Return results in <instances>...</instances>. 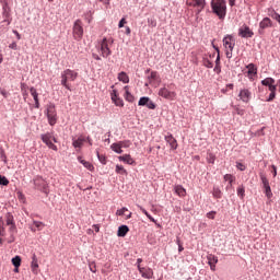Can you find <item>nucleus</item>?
Instances as JSON below:
<instances>
[{"instance_id": "obj_1", "label": "nucleus", "mask_w": 280, "mask_h": 280, "mask_svg": "<svg viewBox=\"0 0 280 280\" xmlns=\"http://www.w3.org/2000/svg\"><path fill=\"white\" fill-rule=\"evenodd\" d=\"M211 9L219 19H224L226 16V0H212Z\"/></svg>"}, {"instance_id": "obj_2", "label": "nucleus", "mask_w": 280, "mask_h": 280, "mask_svg": "<svg viewBox=\"0 0 280 280\" xmlns=\"http://www.w3.org/2000/svg\"><path fill=\"white\" fill-rule=\"evenodd\" d=\"M78 78V72L67 69L61 73V84L65 86L68 91H71V86L69 85L70 82H75V79Z\"/></svg>"}, {"instance_id": "obj_3", "label": "nucleus", "mask_w": 280, "mask_h": 280, "mask_svg": "<svg viewBox=\"0 0 280 280\" xmlns=\"http://www.w3.org/2000/svg\"><path fill=\"white\" fill-rule=\"evenodd\" d=\"M46 115L48 124L50 126H56V122L58 121V113L56 112V105H54V103H49L46 106Z\"/></svg>"}, {"instance_id": "obj_4", "label": "nucleus", "mask_w": 280, "mask_h": 280, "mask_svg": "<svg viewBox=\"0 0 280 280\" xmlns=\"http://www.w3.org/2000/svg\"><path fill=\"white\" fill-rule=\"evenodd\" d=\"M40 139L43 143H45L50 150L58 152V147L54 144V143H58V140L56 139V137H54V133L51 132L44 133L40 136Z\"/></svg>"}, {"instance_id": "obj_5", "label": "nucleus", "mask_w": 280, "mask_h": 280, "mask_svg": "<svg viewBox=\"0 0 280 280\" xmlns=\"http://www.w3.org/2000/svg\"><path fill=\"white\" fill-rule=\"evenodd\" d=\"M158 95L160 97H163V100H167L168 102H174V100H176L177 94L175 91H170V89H167V85L164 84L158 92Z\"/></svg>"}, {"instance_id": "obj_6", "label": "nucleus", "mask_w": 280, "mask_h": 280, "mask_svg": "<svg viewBox=\"0 0 280 280\" xmlns=\"http://www.w3.org/2000/svg\"><path fill=\"white\" fill-rule=\"evenodd\" d=\"M114 39L113 38H106L104 37L103 40L101 42V54L103 58H108L113 54L110 50V45H113Z\"/></svg>"}, {"instance_id": "obj_7", "label": "nucleus", "mask_w": 280, "mask_h": 280, "mask_svg": "<svg viewBox=\"0 0 280 280\" xmlns=\"http://www.w3.org/2000/svg\"><path fill=\"white\" fill-rule=\"evenodd\" d=\"M72 34L74 40H82V37L84 36V26L82 24L81 20H77L72 27Z\"/></svg>"}, {"instance_id": "obj_8", "label": "nucleus", "mask_w": 280, "mask_h": 280, "mask_svg": "<svg viewBox=\"0 0 280 280\" xmlns=\"http://www.w3.org/2000/svg\"><path fill=\"white\" fill-rule=\"evenodd\" d=\"M34 185L44 194H49V184L45 179H43V177H36L34 179Z\"/></svg>"}, {"instance_id": "obj_9", "label": "nucleus", "mask_w": 280, "mask_h": 280, "mask_svg": "<svg viewBox=\"0 0 280 280\" xmlns=\"http://www.w3.org/2000/svg\"><path fill=\"white\" fill-rule=\"evenodd\" d=\"M260 180L265 189V196H267L268 200H270V198H272V188H270V182L268 180V177H266V175L264 174H260Z\"/></svg>"}, {"instance_id": "obj_10", "label": "nucleus", "mask_w": 280, "mask_h": 280, "mask_svg": "<svg viewBox=\"0 0 280 280\" xmlns=\"http://www.w3.org/2000/svg\"><path fill=\"white\" fill-rule=\"evenodd\" d=\"M186 3L190 8H197L198 12H202V10H205V5H207V1L205 0H188Z\"/></svg>"}, {"instance_id": "obj_11", "label": "nucleus", "mask_w": 280, "mask_h": 280, "mask_svg": "<svg viewBox=\"0 0 280 280\" xmlns=\"http://www.w3.org/2000/svg\"><path fill=\"white\" fill-rule=\"evenodd\" d=\"M223 46L225 47V49H230L231 51H233V49H235V37H233L232 35H226L223 38Z\"/></svg>"}, {"instance_id": "obj_12", "label": "nucleus", "mask_w": 280, "mask_h": 280, "mask_svg": "<svg viewBox=\"0 0 280 280\" xmlns=\"http://www.w3.org/2000/svg\"><path fill=\"white\" fill-rule=\"evenodd\" d=\"M238 36L242 38H253L255 36V33L250 30V27L244 25L238 30Z\"/></svg>"}, {"instance_id": "obj_13", "label": "nucleus", "mask_w": 280, "mask_h": 280, "mask_svg": "<svg viewBox=\"0 0 280 280\" xmlns=\"http://www.w3.org/2000/svg\"><path fill=\"white\" fill-rule=\"evenodd\" d=\"M166 143H168L171 150H177L178 149V141L172 133H168L167 136L164 137Z\"/></svg>"}, {"instance_id": "obj_14", "label": "nucleus", "mask_w": 280, "mask_h": 280, "mask_svg": "<svg viewBox=\"0 0 280 280\" xmlns=\"http://www.w3.org/2000/svg\"><path fill=\"white\" fill-rule=\"evenodd\" d=\"M110 97H112V102L115 104V106H119L120 108L124 107V100H121V97H119L117 90L112 91Z\"/></svg>"}, {"instance_id": "obj_15", "label": "nucleus", "mask_w": 280, "mask_h": 280, "mask_svg": "<svg viewBox=\"0 0 280 280\" xmlns=\"http://www.w3.org/2000/svg\"><path fill=\"white\" fill-rule=\"evenodd\" d=\"M138 270L143 279H152L154 271L150 268L141 267L138 265Z\"/></svg>"}, {"instance_id": "obj_16", "label": "nucleus", "mask_w": 280, "mask_h": 280, "mask_svg": "<svg viewBox=\"0 0 280 280\" xmlns=\"http://www.w3.org/2000/svg\"><path fill=\"white\" fill-rule=\"evenodd\" d=\"M238 96L242 102H245V104H248V102H250V91L247 89L241 90Z\"/></svg>"}, {"instance_id": "obj_17", "label": "nucleus", "mask_w": 280, "mask_h": 280, "mask_svg": "<svg viewBox=\"0 0 280 280\" xmlns=\"http://www.w3.org/2000/svg\"><path fill=\"white\" fill-rule=\"evenodd\" d=\"M9 226V233H10V237H9V241L8 243L9 244H12L15 242L16 237H14V234L18 233V230H16V223H13L11 225H8Z\"/></svg>"}, {"instance_id": "obj_18", "label": "nucleus", "mask_w": 280, "mask_h": 280, "mask_svg": "<svg viewBox=\"0 0 280 280\" xmlns=\"http://www.w3.org/2000/svg\"><path fill=\"white\" fill-rule=\"evenodd\" d=\"M207 259H208V264L210 266V269L212 270V272H215V264H218V258L215 255L213 254H209L207 256Z\"/></svg>"}, {"instance_id": "obj_19", "label": "nucleus", "mask_w": 280, "mask_h": 280, "mask_svg": "<svg viewBox=\"0 0 280 280\" xmlns=\"http://www.w3.org/2000/svg\"><path fill=\"white\" fill-rule=\"evenodd\" d=\"M246 69H247V77L249 78V80H253V78L257 75V67L254 66V63H249L246 66Z\"/></svg>"}, {"instance_id": "obj_20", "label": "nucleus", "mask_w": 280, "mask_h": 280, "mask_svg": "<svg viewBox=\"0 0 280 280\" xmlns=\"http://www.w3.org/2000/svg\"><path fill=\"white\" fill-rule=\"evenodd\" d=\"M267 27H272V21L270 18L262 19V21L259 23V32L267 30Z\"/></svg>"}, {"instance_id": "obj_21", "label": "nucleus", "mask_w": 280, "mask_h": 280, "mask_svg": "<svg viewBox=\"0 0 280 280\" xmlns=\"http://www.w3.org/2000/svg\"><path fill=\"white\" fill-rule=\"evenodd\" d=\"M149 82L150 84H154V82H156L158 84H161V77L159 75V72L151 71L149 75Z\"/></svg>"}, {"instance_id": "obj_22", "label": "nucleus", "mask_w": 280, "mask_h": 280, "mask_svg": "<svg viewBox=\"0 0 280 280\" xmlns=\"http://www.w3.org/2000/svg\"><path fill=\"white\" fill-rule=\"evenodd\" d=\"M84 143H86V138L80 136L78 139H73L72 140V145L73 148L80 149L82 148V145H84Z\"/></svg>"}, {"instance_id": "obj_23", "label": "nucleus", "mask_w": 280, "mask_h": 280, "mask_svg": "<svg viewBox=\"0 0 280 280\" xmlns=\"http://www.w3.org/2000/svg\"><path fill=\"white\" fill-rule=\"evenodd\" d=\"M174 191L177 196H179V198H185L187 196V190L180 185H176L174 187Z\"/></svg>"}, {"instance_id": "obj_24", "label": "nucleus", "mask_w": 280, "mask_h": 280, "mask_svg": "<svg viewBox=\"0 0 280 280\" xmlns=\"http://www.w3.org/2000/svg\"><path fill=\"white\" fill-rule=\"evenodd\" d=\"M30 93L35 102V108H40V102L38 101V92L36 91V88H31Z\"/></svg>"}, {"instance_id": "obj_25", "label": "nucleus", "mask_w": 280, "mask_h": 280, "mask_svg": "<svg viewBox=\"0 0 280 280\" xmlns=\"http://www.w3.org/2000/svg\"><path fill=\"white\" fill-rule=\"evenodd\" d=\"M31 268L34 275H38V258L36 257V254L32 257Z\"/></svg>"}, {"instance_id": "obj_26", "label": "nucleus", "mask_w": 280, "mask_h": 280, "mask_svg": "<svg viewBox=\"0 0 280 280\" xmlns=\"http://www.w3.org/2000/svg\"><path fill=\"white\" fill-rule=\"evenodd\" d=\"M118 161H121L122 163H127V165H133L135 163V160L132 159V156H130V154L118 156Z\"/></svg>"}, {"instance_id": "obj_27", "label": "nucleus", "mask_w": 280, "mask_h": 280, "mask_svg": "<svg viewBox=\"0 0 280 280\" xmlns=\"http://www.w3.org/2000/svg\"><path fill=\"white\" fill-rule=\"evenodd\" d=\"M78 161H79V163H81V165H83L90 172H93V170H95L93 164H91V162H88L86 160L82 159V156H79Z\"/></svg>"}, {"instance_id": "obj_28", "label": "nucleus", "mask_w": 280, "mask_h": 280, "mask_svg": "<svg viewBox=\"0 0 280 280\" xmlns=\"http://www.w3.org/2000/svg\"><path fill=\"white\" fill-rule=\"evenodd\" d=\"M128 231H130V229L127 225H121L118 228V237H126V235H128Z\"/></svg>"}, {"instance_id": "obj_29", "label": "nucleus", "mask_w": 280, "mask_h": 280, "mask_svg": "<svg viewBox=\"0 0 280 280\" xmlns=\"http://www.w3.org/2000/svg\"><path fill=\"white\" fill-rule=\"evenodd\" d=\"M124 89H125L124 97H125L126 102H130V103L135 102V96L130 93L128 85L125 86Z\"/></svg>"}, {"instance_id": "obj_30", "label": "nucleus", "mask_w": 280, "mask_h": 280, "mask_svg": "<svg viewBox=\"0 0 280 280\" xmlns=\"http://www.w3.org/2000/svg\"><path fill=\"white\" fill-rule=\"evenodd\" d=\"M118 80H119V82H124V84H128V82H130V78L128 77V74L126 72H120L118 74Z\"/></svg>"}, {"instance_id": "obj_31", "label": "nucleus", "mask_w": 280, "mask_h": 280, "mask_svg": "<svg viewBox=\"0 0 280 280\" xmlns=\"http://www.w3.org/2000/svg\"><path fill=\"white\" fill-rule=\"evenodd\" d=\"M236 194H237L238 198L244 200V196H246V188L244 187V185H241L237 187Z\"/></svg>"}, {"instance_id": "obj_32", "label": "nucleus", "mask_w": 280, "mask_h": 280, "mask_svg": "<svg viewBox=\"0 0 280 280\" xmlns=\"http://www.w3.org/2000/svg\"><path fill=\"white\" fill-rule=\"evenodd\" d=\"M115 172L116 174H120V176H128V171L122 165L117 164Z\"/></svg>"}, {"instance_id": "obj_33", "label": "nucleus", "mask_w": 280, "mask_h": 280, "mask_svg": "<svg viewBox=\"0 0 280 280\" xmlns=\"http://www.w3.org/2000/svg\"><path fill=\"white\" fill-rule=\"evenodd\" d=\"M5 222H7V226H10L11 224H15L14 215H12V213L8 212L5 214Z\"/></svg>"}, {"instance_id": "obj_34", "label": "nucleus", "mask_w": 280, "mask_h": 280, "mask_svg": "<svg viewBox=\"0 0 280 280\" xmlns=\"http://www.w3.org/2000/svg\"><path fill=\"white\" fill-rule=\"evenodd\" d=\"M110 149L113 150V152H116V154H121L124 152V150H121V147L120 144L117 142V143H113L110 145Z\"/></svg>"}, {"instance_id": "obj_35", "label": "nucleus", "mask_w": 280, "mask_h": 280, "mask_svg": "<svg viewBox=\"0 0 280 280\" xmlns=\"http://www.w3.org/2000/svg\"><path fill=\"white\" fill-rule=\"evenodd\" d=\"M262 86H272L275 84V79L272 78H266L265 80L261 81Z\"/></svg>"}, {"instance_id": "obj_36", "label": "nucleus", "mask_w": 280, "mask_h": 280, "mask_svg": "<svg viewBox=\"0 0 280 280\" xmlns=\"http://www.w3.org/2000/svg\"><path fill=\"white\" fill-rule=\"evenodd\" d=\"M147 23L149 27H152V28L156 27V18L154 16L148 18Z\"/></svg>"}, {"instance_id": "obj_37", "label": "nucleus", "mask_w": 280, "mask_h": 280, "mask_svg": "<svg viewBox=\"0 0 280 280\" xmlns=\"http://www.w3.org/2000/svg\"><path fill=\"white\" fill-rule=\"evenodd\" d=\"M11 261L14 268H21V256L13 257Z\"/></svg>"}, {"instance_id": "obj_38", "label": "nucleus", "mask_w": 280, "mask_h": 280, "mask_svg": "<svg viewBox=\"0 0 280 280\" xmlns=\"http://www.w3.org/2000/svg\"><path fill=\"white\" fill-rule=\"evenodd\" d=\"M223 178L225 182L229 183L230 187L233 185V182L235 180V176L231 174H225Z\"/></svg>"}, {"instance_id": "obj_39", "label": "nucleus", "mask_w": 280, "mask_h": 280, "mask_svg": "<svg viewBox=\"0 0 280 280\" xmlns=\"http://www.w3.org/2000/svg\"><path fill=\"white\" fill-rule=\"evenodd\" d=\"M30 88L25 84V83H21V91H22V95L24 97V100H27V90Z\"/></svg>"}, {"instance_id": "obj_40", "label": "nucleus", "mask_w": 280, "mask_h": 280, "mask_svg": "<svg viewBox=\"0 0 280 280\" xmlns=\"http://www.w3.org/2000/svg\"><path fill=\"white\" fill-rule=\"evenodd\" d=\"M212 196L213 198H222V190H220L218 187H214L212 190Z\"/></svg>"}, {"instance_id": "obj_41", "label": "nucleus", "mask_w": 280, "mask_h": 280, "mask_svg": "<svg viewBox=\"0 0 280 280\" xmlns=\"http://www.w3.org/2000/svg\"><path fill=\"white\" fill-rule=\"evenodd\" d=\"M150 97L148 96H142L139 102H138V106H147L148 102H149Z\"/></svg>"}, {"instance_id": "obj_42", "label": "nucleus", "mask_w": 280, "mask_h": 280, "mask_svg": "<svg viewBox=\"0 0 280 280\" xmlns=\"http://www.w3.org/2000/svg\"><path fill=\"white\" fill-rule=\"evenodd\" d=\"M140 210L142 211V213H144V215H147V218L150 220V222H154V224H156V220H154L152 218V215H150V213L148 212V210H145L143 207H140Z\"/></svg>"}, {"instance_id": "obj_43", "label": "nucleus", "mask_w": 280, "mask_h": 280, "mask_svg": "<svg viewBox=\"0 0 280 280\" xmlns=\"http://www.w3.org/2000/svg\"><path fill=\"white\" fill-rule=\"evenodd\" d=\"M0 185L8 187V185H10V180H8V177L0 175Z\"/></svg>"}, {"instance_id": "obj_44", "label": "nucleus", "mask_w": 280, "mask_h": 280, "mask_svg": "<svg viewBox=\"0 0 280 280\" xmlns=\"http://www.w3.org/2000/svg\"><path fill=\"white\" fill-rule=\"evenodd\" d=\"M203 67H207V69H213V62L209 59H203Z\"/></svg>"}, {"instance_id": "obj_45", "label": "nucleus", "mask_w": 280, "mask_h": 280, "mask_svg": "<svg viewBox=\"0 0 280 280\" xmlns=\"http://www.w3.org/2000/svg\"><path fill=\"white\" fill-rule=\"evenodd\" d=\"M33 224L34 226H36V229H38V231H40L42 229H45V223L40 221H34Z\"/></svg>"}, {"instance_id": "obj_46", "label": "nucleus", "mask_w": 280, "mask_h": 280, "mask_svg": "<svg viewBox=\"0 0 280 280\" xmlns=\"http://www.w3.org/2000/svg\"><path fill=\"white\" fill-rule=\"evenodd\" d=\"M118 145H120V148H130V140L119 141Z\"/></svg>"}, {"instance_id": "obj_47", "label": "nucleus", "mask_w": 280, "mask_h": 280, "mask_svg": "<svg viewBox=\"0 0 280 280\" xmlns=\"http://www.w3.org/2000/svg\"><path fill=\"white\" fill-rule=\"evenodd\" d=\"M145 106H147V108H150V110H154V108H156V104H154V102H152V100H150V98Z\"/></svg>"}, {"instance_id": "obj_48", "label": "nucleus", "mask_w": 280, "mask_h": 280, "mask_svg": "<svg viewBox=\"0 0 280 280\" xmlns=\"http://www.w3.org/2000/svg\"><path fill=\"white\" fill-rule=\"evenodd\" d=\"M126 212H128V208H121L116 211V215H126Z\"/></svg>"}, {"instance_id": "obj_49", "label": "nucleus", "mask_w": 280, "mask_h": 280, "mask_svg": "<svg viewBox=\"0 0 280 280\" xmlns=\"http://www.w3.org/2000/svg\"><path fill=\"white\" fill-rule=\"evenodd\" d=\"M4 16H5V20L2 21V23H5L7 25H10V23H12V20L9 19L10 13L5 12Z\"/></svg>"}, {"instance_id": "obj_50", "label": "nucleus", "mask_w": 280, "mask_h": 280, "mask_svg": "<svg viewBox=\"0 0 280 280\" xmlns=\"http://www.w3.org/2000/svg\"><path fill=\"white\" fill-rule=\"evenodd\" d=\"M97 158H98V161H100L103 165H106V156H105V155H100V153H97Z\"/></svg>"}, {"instance_id": "obj_51", "label": "nucleus", "mask_w": 280, "mask_h": 280, "mask_svg": "<svg viewBox=\"0 0 280 280\" xmlns=\"http://www.w3.org/2000/svg\"><path fill=\"white\" fill-rule=\"evenodd\" d=\"M236 167L237 170H240V172H244L246 170V165H244L243 163H236Z\"/></svg>"}, {"instance_id": "obj_52", "label": "nucleus", "mask_w": 280, "mask_h": 280, "mask_svg": "<svg viewBox=\"0 0 280 280\" xmlns=\"http://www.w3.org/2000/svg\"><path fill=\"white\" fill-rule=\"evenodd\" d=\"M206 215L209 220H215V211H210Z\"/></svg>"}, {"instance_id": "obj_53", "label": "nucleus", "mask_w": 280, "mask_h": 280, "mask_svg": "<svg viewBox=\"0 0 280 280\" xmlns=\"http://www.w3.org/2000/svg\"><path fill=\"white\" fill-rule=\"evenodd\" d=\"M277 97V92H270L269 97L267 98V102H272Z\"/></svg>"}, {"instance_id": "obj_54", "label": "nucleus", "mask_w": 280, "mask_h": 280, "mask_svg": "<svg viewBox=\"0 0 280 280\" xmlns=\"http://www.w3.org/2000/svg\"><path fill=\"white\" fill-rule=\"evenodd\" d=\"M90 270H91V272H97V266L95 265V262H92V264H90Z\"/></svg>"}, {"instance_id": "obj_55", "label": "nucleus", "mask_w": 280, "mask_h": 280, "mask_svg": "<svg viewBox=\"0 0 280 280\" xmlns=\"http://www.w3.org/2000/svg\"><path fill=\"white\" fill-rule=\"evenodd\" d=\"M126 23H128V22L126 21V18H122V19L119 21V23H118V27H119V28L124 27V25H126Z\"/></svg>"}, {"instance_id": "obj_56", "label": "nucleus", "mask_w": 280, "mask_h": 280, "mask_svg": "<svg viewBox=\"0 0 280 280\" xmlns=\"http://www.w3.org/2000/svg\"><path fill=\"white\" fill-rule=\"evenodd\" d=\"M215 50L218 52V56H217V59H215V66H220V49L215 48Z\"/></svg>"}, {"instance_id": "obj_57", "label": "nucleus", "mask_w": 280, "mask_h": 280, "mask_svg": "<svg viewBox=\"0 0 280 280\" xmlns=\"http://www.w3.org/2000/svg\"><path fill=\"white\" fill-rule=\"evenodd\" d=\"M0 3L2 4L3 10H8V0H0Z\"/></svg>"}, {"instance_id": "obj_58", "label": "nucleus", "mask_w": 280, "mask_h": 280, "mask_svg": "<svg viewBox=\"0 0 280 280\" xmlns=\"http://www.w3.org/2000/svg\"><path fill=\"white\" fill-rule=\"evenodd\" d=\"M208 163H215V155L213 154H210L209 158H208Z\"/></svg>"}, {"instance_id": "obj_59", "label": "nucleus", "mask_w": 280, "mask_h": 280, "mask_svg": "<svg viewBox=\"0 0 280 280\" xmlns=\"http://www.w3.org/2000/svg\"><path fill=\"white\" fill-rule=\"evenodd\" d=\"M270 93H277V85H275V83L272 85H270L269 88Z\"/></svg>"}, {"instance_id": "obj_60", "label": "nucleus", "mask_w": 280, "mask_h": 280, "mask_svg": "<svg viewBox=\"0 0 280 280\" xmlns=\"http://www.w3.org/2000/svg\"><path fill=\"white\" fill-rule=\"evenodd\" d=\"M0 93L2 96H4V98L10 97V93H8V91H5V90H1Z\"/></svg>"}, {"instance_id": "obj_61", "label": "nucleus", "mask_w": 280, "mask_h": 280, "mask_svg": "<svg viewBox=\"0 0 280 280\" xmlns=\"http://www.w3.org/2000/svg\"><path fill=\"white\" fill-rule=\"evenodd\" d=\"M225 56H226V58H229V59H231V58H233V50H226L225 51Z\"/></svg>"}, {"instance_id": "obj_62", "label": "nucleus", "mask_w": 280, "mask_h": 280, "mask_svg": "<svg viewBox=\"0 0 280 280\" xmlns=\"http://www.w3.org/2000/svg\"><path fill=\"white\" fill-rule=\"evenodd\" d=\"M271 174H273V178L277 176V167L275 165H271Z\"/></svg>"}, {"instance_id": "obj_63", "label": "nucleus", "mask_w": 280, "mask_h": 280, "mask_svg": "<svg viewBox=\"0 0 280 280\" xmlns=\"http://www.w3.org/2000/svg\"><path fill=\"white\" fill-rule=\"evenodd\" d=\"M214 73H218V74L222 73V68L220 66H215Z\"/></svg>"}, {"instance_id": "obj_64", "label": "nucleus", "mask_w": 280, "mask_h": 280, "mask_svg": "<svg viewBox=\"0 0 280 280\" xmlns=\"http://www.w3.org/2000/svg\"><path fill=\"white\" fill-rule=\"evenodd\" d=\"M273 19L276 21H278V23L280 24V14L279 13H275Z\"/></svg>"}]
</instances>
